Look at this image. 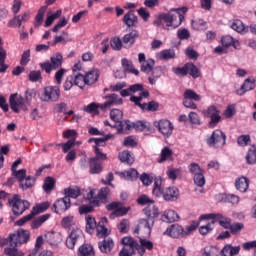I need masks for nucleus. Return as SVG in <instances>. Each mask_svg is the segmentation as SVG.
Segmentation results:
<instances>
[{
    "label": "nucleus",
    "instance_id": "26",
    "mask_svg": "<svg viewBox=\"0 0 256 256\" xmlns=\"http://www.w3.org/2000/svg\"><path fill=\"white\" fill-rule=\"evenodd\" d=\"M255 89V79L254 78H248L244 81V83L241 85V88L237 90V95H245L247 91H253Z\"/></svg>",
    "mask_w": 256,
    "mask_h": 256
},
{
    "label": "nucleus",
    "instance_id": "58",
    "mask_svg": "<svg viewBox=\"0 0 256 256\" xmlns=\"http://www.w3.org/2000/svg\"><path fill=\"white\" fill-rule=\"evenodd\" d=\"M243 227H245L243 225V223L236 222V223L230 225L229 230H230V233H232V235H239V233H241Z\"/></svg>",
    "mask_w": 256,
    "mask_h": 256
},
{
    "label": "nucleus",
    "instance_id": "2",
    "mask_svg": "<svg viewBox=\"0 0 256 256\" xmlns=\"http://www.w3.org/2000/svg\"><path fill=\"white\" fill-rule=\"evenodd\" d=\"M152 193L156 197L163 195V199H165V201H175V199L179 197V189L176 187H168L164 190H161V180L159 179L154 180Z\"/></svg>",
    "mask_w": 256,
    "mask_h": 256
},
{
    "label": "nucleus",
    "instance_id": "15",
    "mask_svg": "<svg viewBox=\"0 0 256 256\" xmlns=\"http://www.w3.org/2000/svg\"><path fill=\"white\" fill-rule=\"evenodd\" d=\"M205 219H217L219 225L224 229L231 228V218L224 217L221 214H204L200 216L199 221H204Z\"/></svg>",
    "mask_w": 256,
    "mask_h": 256
},
{
    "label": "nucleus",
    "instance_id": "13",
    "mask_svg": "<svg viewBox=\"0 0 256 256\" xmlns=\"http://www.w3.org/2000/svg\"><path fill=\"white\" fill-rule=\"evenodd\" d=\"M177 19L175 14L163 13L158 16V18L153 22V25L157 27L162 26L164 29L169 31L170 27H173V21Z\"/></svg>",
    "mask_w": 256,
    "mask_h": 256
},
{
    "label": "nucleus",
    "instance_id": "12",
    "mask_svg": "<svg viewBox=\"0 0 256 256\" xmlns=\"http://www.w3.org/2000/svg\"><path fill=\"white\" fill-rule=\"evenodd\" d=\"M9 104L10 109H12L14 113H20L21 109L27 111V106H25L27 105V102H25V98L19 96L18 93L10 95Z\"/></svg>",
    "mask_w": 256,
    "mask_h": 256
},
{
    "label": "nucleus",
    "instance_id": "50",
    "mask_svg": "<svg viewBox=\"0 0 256 256\" xmlns=\"http://www.w3.org/2000/svg\"><path fill=\"white\" fill-rule=\"evenodd\" d=\"M99 109H101V104L92 102L84 108V111L92 115H99Z\"/></svg>",
    "mask_w": 256,
    "mask_h": 256
},
{
    "label": "nucleus",
    "instance_id": "23",
    "mask_svg": "<svg viewBox=\"0 0 256 256\" xmlns=\"http://www.w3.org/2000/svg\"><path fill=\"white\" fill-rule=\"evenodd\" d=\"M44 241L45 243H48L50 247H57L59 243H61V234L57 232H47L44 235Z\"/></svg>",
    "mask_w": 256,
    "mask_h": 256
},
{
    "label": "nucleus",
    "instance_id": "62",
    "mask_svg": "<svg viewBox=\"0 0 256 256\" xmlns=\"http://www.w3.org/2000/svg\"><path fill=\"white\" fill-rule=\"evenodd\" d=\"M189 172L192 175H199L200 173H204V171L201 169V166L199 164L193 162L188 166Z\"/></svg>",
    "mask_w": 256,
    "mask_h": 256
},
{
    "label": "nucleus",
    "instance_id": "27",
    "mask_svg": "<svg viewBox=\"0 0 256 256\" xmlns=\"http://www.w3.org/2000/svg\"><path fill=\"white\" fill-rule=\"evenodd\" d=\"M98 247H99L101 253L107 254L110 251H113V247H115V243L113 242V239L105 238L103 241L98 243Z\"/></svg>",
    "mask_w": 256,
    "mask_h": 256
},
{
    "label": "nucleus",
    "instance_id": "19",
    "mask_svg": "<svg viewBox=\"0 0 256 256\" xmlns=\"http://www.w3.org/2000/svg\"><path fill=\"white\" fill-rule=\"evenodd\" d=\"M139 243L136 244V251L138 255L144 256L146 251H153V242L151 240H147L145 238H140Z\"/></svg>",
    "mask_w": 256,
    "mask_h": 256
},
{
    "label": "nucleus",
    "instance_id": "24",
    "mask_svg": "<svg viewBox=\"0 0 256 256\" xmlns=\"http://www.w3.org/2000/svg\"><path fill=\"white\" fill-rule=\"evenodd\" d=\"M166 233L174 239H179V237H185V235H187V232L179 224H173L170 228L166 230Z\"/></svg>",
    "mask_w": 256,
    "mask_h": 256
},
{
    "label": "nucleus",
    "instance_id": "53",
    "mask_svg": "<svg viewBox=\"0 0 256 256\" xmlns=\"http://www.w3.org/2000/svg\"><path fill=\"white\" fill-rule=\"evenodd\" d=\"M72 225H75V217L69 215L62 219L61 226L64 229H69V227H72Z\"/></svg>",
    "mask_w": 256,
    "mask_h": 256
},
{
    "label": "nucleus",
    "instance_id": "38",
    "mask_svg": "<svg viewBox=\"0 0 256 256\" xmlns=\"http://www.w3.org/2000/svg\"><path fill=\"white\" fill-rule=\"evenodd\" d=\"M118 157L122 163H127L128 165H133L135 162V159L131 156V152L127 150L120 152Z\"/></svg>",
    "mask_w": 256,
    "mask_h": 256
},
{
    "label": "nucleus",
    "instance_id": "57",
    "mask_svg": "<svg viewBox=\"0 0 256 256\" xmlns=\"http://www.w3.org/2000/svg\"><path fill=\"white\" fill-rule=\"evenodd\" d=\"M222 199H224L225 203H232V205L239 203V196L234 194H223Z\"/></svg>",
    "mask_w": 256,
    "mask_h": 256
},
{
    "label": "nucleus",
    "instance_id": "46",
    "mask_svg": "<svg viewBox=\"0 0 256 256\" xmlns=\"http://www.w3.org/2000/svg\"><path fill=\"white\" fill-rule=\"evenodd\" d=\"M50 217V214H44L42 216H39L37 219L32 221V229H39V227H41V225H43V223H45V221H47V219H49Z\"/></svg>",
    "mask_w": 256,
    "mask_h": 256
},
{
    "label": "nucleus",
    "instance_id": "17",
    "mask_svg": "<svg viewBox=\"0 0 256 256\" xmlns=\"http://www.w3.org/2000/svg\"><path fill=\"white\" fill-rule=\"evenodd\" d=\"M71 208V199L69 196H64L58 199L52 206L54 213H65V211Z\"/></svg>",
    "mask_w": 256,
    "mask_h": 256
},
{
    "label": "nucleus",
    "instance_id": "6",
    "mask_svg": "<svg viewBox=\"0 0 256 256\" xmlns=\"http://www.w3.org/2000/svg\"><path fill=\"white\" fill-rule=\"evenodd\" d=\"M143 211L147 219L140 220V225H143L146 227V229L151 231V226H153V223H155L156 217H159V208L155 206V203H152L148 205Z\"/></svg>",
    "mask_w": 256,
    "mask_h": 256
},
{
    "label": "nucleus",
    "instance_id": "41",
    "mask_svg": "<svg viewBox=\"0 0 256 256\" xmlns=\"http://www.w3.org/2000/svg\"><path fill=\"white\" fill-rule=\"evenodd\" d=\"M95 228H97V221H95V218L91 217L90 215H87L86 216V231L90 235H93Z\"/></svg>",
    "mask_w": 256,
    "mask_h": 256
},
{
    "label": "nucleus",
    "instance_id": "59",
    "mask_svg": "<svg viewBox=\"0 0 256 256\" xmlns=\"http://www.w3.org/2000/svg\"><path fill=\"white\" fill-rule=\"evenodd\" d=\"M13 177L17 179L19 183L23 181L27 177V170L26 169H21V170H15L12 172Z\"/></svg>",
    "mask_w": 256,
    "mask_h": 256
},
{
    "label": "nucleus",
    "instance_id": "51",
    "mask_svg": "<svg viewBox=\"0 0 256 256\" xmlns=\"http://www.w3.org/2000/svg\"><path fill=\"white\" fill-rule=\"evenodd\" d=\"M55 188V179L52 177H46L43 184L45 193H51V190Z\"/></svg>",
    "mask_w": 256,
    "mask_h": 256
},
{
    "label": "nucleus",
    "instance_id": "45",
    "mask_svg": "<svg viewBox=\"0 0 256 256\" xmlns=\"http://www.w3.org/2000/svg\"><path fill=\"white\" fill-rule=\"evenodd\" d=\"M184 99H188L190 101H201V95L197 94V92L192 89H186L183 94Z\"/></svg>",
    "mask_w": 256,
    "mask_h": 256
},
{
    "label": "nucleus",
    "instance_id": "18",
    "mask_svg": "<svg viewBox=\"0 0 256 256\" xmlns=\"http://www.w3.org/2000/svg\"><path fill=\"white\" fill-rule=\"evenodd\" d=\"M83 238V231L81 229L72 230L66 239V246L68 249H75V245L79 239Z\"/></svg>",
    "mask_w": 256,
    "mask_h": 256
},
{
    "label": "nucleus",
    "instance_id": "31",
    "mask_svg": "<svg viewBox=\"0 0 256 256\" xmlns=\"http://www.w3.org/2000/svg\"><path fill=\"white\" fill-rule=\"evenodd\" d=\"M137 37H139V32H137V30H132L130 33L124 35L122 42L124 45H129V47H131L135 43Z\"/></svg>",
    "mask_w": 256,
    "mask_h": 256
},
{
    "label": "nucleus",
    "instance_id": "21",
    "mask_svg": "<svg viewBox=\"0 0 256 256\" xmlns=\"http://www.w3.org/2000/svg\"><path fill=\"white\" fill-rule=\"evenodd\" d=\"M155 127H158V130L162 135H171L173 133V124L169 120H160L154 123Z\"/></svg>",
    "mask_w": 256,
    "mask_h": 256
},
{
    "label": "nucleus",
    "instance_id": "11",
    "mask_svg": "<svg viewBox=\"0 0 256 256\" xmlns=\"http://www.w3.org/2000/svg\"><path fill=\"white\" fill-rule=\"evenodd\" d=\"M122 245L124 247L119 252V256H133L135 255V251L137 249V241H135L132 237H124L122 239Z\"/></svg>",
    "mask_w": 256,
    "mask_h": 256
},
{
    "label": "nucleus",
    "instance_id": "36",
    "mask_svg": "<svg viewBox=\"0 0 256 256\" xmlns=\"http://www.w3.org/2000/svg\"><path fill=\"white\" fill-rule=\"evenodd\" d=\"M236 189L240 191L241 193H245L247 189H249V180L247 177H241L238 180H236Z\"/></svg>",
    "mask_w": 256,
    "mask_h": 256
},
{
    "label": "nucleus",
    "instance_id": "35",
    "mask_svg": "<svg viewBox=\"0 0 256 256\" xmlns=\"http://www.w3.org/2000/svg\"><path fill=\"white\" fill-rule=\"evenodd\" d=\"M159 163H165V161H173V151L169 147L162 149L160 158L157 160Z\"/></svg>",
    "mask_w": 256,
    "mask_h": 256
},
{
    "label": "nucleus",
    "instance_id": "25",
    "mask_svg": "<svg viewBox=\"0 0 256 256\" xmlns=\"http://www.w3.org/2000/svg\"><path fill=\"white\" fill-rule=\"evenodd\" d=\"M84 76L86 79V85H95V83L99 81L101 72H99V69L93 68L92 70L88 71Z\"/></svg>",
    "mask_w": 256,
    "mask_h": 256
},
{
    "label": "nucleus",
    "instance_id": "1",
    "mask_svg": "<svg viewBox=\"0 0 256 256\" xmlns=\"http://www.w3.org/2000/svg\"><path fill=\"white\" fill-rule=\"evenodd\" d=\"M10 239V247H6L4 249L5 255L8 256H23L25 255L21 252L17 247L23 245V243H27L29 241V231L20 229L17 233H12L9 235Z\"/></svg>",
    "mask_w": 256,
    "mask_h": 256
},
{
    "label": "nucleus",
    "instance_id": "22",
    "mask_svg": "<svg viewBox=\"0 0 256 256\" xmlns=\"http://www.w3.org/2000/svg\"><path fill=\"white\" fill-rule=\"evenodd\" d=\"M111 139L110 135H107L103 138H90L88 140V143H95L94 147V153L97 155V149L100 153H104L103 149L101 147H105L107 145V141Z\"/></svg>",
    "mask_w": 256,
    "mask_h": 256
},
{
    "label": "nucleus",
    "instance_id": "4",
    "mask_svg": "<svg viewBox=\"0 0 256 256\" xmlns=\"http://www.w3.org/2000/svg\"><path fill=\"white\" fill-rule=\"evenodd\" d=\"M103 161H107V154L101 153L99 149H96V154L88 160L89 174L99 175L103 171Z\"/></svg>",
    "mask_w": 256,
    "mask_h": 256
},
{
    "label": "nucleus",
    "instance_id": "34",
    "mask_svg": "<svg viewBox=\"0 0 256 256\" xmlns=\"http://www.w3.org/2000/svg\"><path fill=\"white\" fill-rule=\"evenodd\" d=\"M45 11H47V6H42L37 15L35 16L34 27L35 29H39L43 23V19H45Z\"/></svg>",
    "mask_w": 256,
    "mask_h": 256
},
{
    "label": "nucleus",
    "instance_id": "43",
    "mask_svg": "<svg viewBox=\"0 0 256 256\" xmlns=\"http://www.w3.org/2000/svg\"><path fill=\"white\" fill-rule=\"evenodd\" d=\"M122 66L124 71H127L128 73H133L134 75H139V70L135 69L133 66V62L127 60V59H122Z\"/></svg>",
    "mask_w": 256,
    "mask_h": 256
},
{
    "label": "nucleus",
    "instance_id": "48",
    "mask_svg": "<svg viewBox=\"0 0 256 256\" xmlns=\"http://www.w3.org/2000/svg\"><path fill=\"white\" fill-rule=\"evenodd\" d=\"M64 194V197H68V199H77L81 195V191L79 188H66Z\"/></svg>",
    "mask_w": 256,
    "mask_h": 256
},
{
    "label": "nucleus",
    "instance_id": "47",
    "mask_svg": "<svg viewBox=\"0 0 256 256\" xmlns=\"http://www.w3.org/2000/svg\"><path fill=\"white\" fill-rule=\"evenodd\" d=\"M186 68H188V73L191 75V77H193V79L201 77V72L199 71V68L195 66V64L186 63Z\"/></svg>",
    "mask_w": 256,
    "mask_h": 256
},
{
    "label": "nucleus",
    "instance_id": "39",
    "mask_svg": "<svg viewBox=\"0 0 256 256\" xmlns=\"http://www.w3.org/2000/svg\"><path fill=\"white\" fill-rule=\"evenodd\" d=\"M72 77L74 79V85H76L80 89H83V87L87 85V80L85 78V75L81 73H77V74H73Z\"/></svg>",
    "mask_w": 256,
    "mask_h": 256
},
{
    "label": "nucleus",
    "instance_id": "63",
    "mask_svg": "<svg viewBox=\"0 0 256 256\" xmlns=\"http://www.w3.org/2000/svg\"><path fill=\"white\" fill-rule=\"evenodd\" d=\"M193 179L197 187H203L205 185V175L203 174V172H200L199 174L194 175Z\"/></svg>",
    "mask_w": 256,
    "mask_h": 256
},
{
    "label": "nucleus",
    "instance_id": "32",
    "mask_svg": "<svg viewBox=\"0 0 256 256\" xmlns=\"http://www.w3.org/2000/svg\"><path fill=\"white\" fill-rule=\"evenodd\" d=\"M123 22L125 25H127V27H135V25L138 23V19L133 11H130L124 15Z\"/></svg>",
    "mask_w": 256,
    "mask_h": 256
},
{
    "label": "nucleus",
    "instance_id": "44",
    "mask_svg": "<svg viewBox=\"0 0 256 256\" xmlns=\"http://www.w3.org/2000/svg\"><path fill=\"white\" fill-rule=\"evenodd\" d=\"M5 59H7V51L0 46V73H5L9 69V65L5 64Z\"/></svg>",
    "mask_w": 256,
    "mask_h": 256
},
{
    "label": "nucleus",
    "instance_id": "20",
    "mask_svg": "<svg viewBox=\"0 0 256 256\" xmlns=\"http://www.w3.org/2000/svg\"><path fill=\"white\" fill-rule=\"evenodd\" d=\"M206 117H210L211 121L209 123L210 127H215L217 123L221 121V116L219 115V110H217V107L210 106L208 107L206 113Z\"/></svg>",
    "mask_w": 256,
    "mask_h": 256
},
{
    "label": "nucleus",
    "instance_id": "56",
    "mask_svg": "<svg viewBox=\"0 0 256 256\" xmlns=\"http://www.w3.org/2000/svg\"><path fill=\"white\" fill-rule=\"evenodd\" d=\"M172 71L175 75H178V77H186V75H189L187 64L183 67H174L172 68Z\"/></svg>",
    "mask_w": 256,
    "mask_h": 256
},
{
    "label": "nucleus",
    "instance_id": "10",
    "mask_svg": "<svg viewBox=\"0 0 256 256\" xmlns=\"http://www.w3.org/2000/svg\"><path fill=\"white\" fill-rule=\"evenodd\" d=\"M110 119L114 121V123H118L119 129L118 131H131V121L127 120L123 122V111L119 109H112L110 111Z\"/></svg>",
    "mask_w": 256,
    "mask_h": 256
},
{
    "label": "nucleus",
    "instance_id": "28",
    "mask_svg": "<svg viewBox=\"0 0 256 256\" xmlns=\"http://www.w3.org/2000/svg\"><path fill=\"white\" fill-rule=\"evenodd\" d=\"M105 225H107V217H102L98 224H96L98 237H107L109 235V230Z\"/></svg>",
    "mask_w": 256,
    "mask_h": 256
},
{
    "label": "nucleus",
    "instance_id": "49",
    "mask_svg": "<svg viewBox=\"0 0 256 256\" xmlns=\"http://www.w3.org/2000/svg\"><path fill=\"white\" fill-rule=\"evenodd\" d=\"M221 43L223 47H231V45H233L235 49H237V45H239V42L235 41V39L229 35L223 36L221 38Z\"/></svg>",
    "mask_w": 256,
    "mask_h": 256
},
{
    "label": "nucleus",
    "instance_id": "37",
    "mask_svg": "<svg viewBox=\"0 0 256 256\" xmlns=\"http://www.w3.org/2000/svg\"><path fill=\"white\" fill-rule=\"evenodd\" d=\"M78 255L79 256H94L95 250H93V246H91L89 244H84L79 247Z\"/></svg>",
    "mask_w": 256,
    "mask_h": 256
},
{
    "label": "nucleus",
    "instance_id": "60",
    "mask_svg": "<svg viewBox=\"0 0 256 256\" xmlns=\"http://www.w3.org/2000/svg\"><path fill=\"white\" fill-rule=\"evenodd\" d=\"M35 97H37V92L35 91V89H27L25 91L24 101L26 104H29L31 103V101H33V99H35Z\"/></svg>",
    "mask_w": 256,
    "mask_h": 256
},
{
    "label": "nucleus",
    "instance_id": "52",
    "mask_svg": "<svg viewBox=\"0 0 256 256\" xmlns=\"http://www.w3.org/2000/svg\"><path fill=\"white\" fill-rule=\"evenodd\" d=\"M49 207H51V203L47 201L42 202L33 208V211H35L34 214L37 215L39 213H44V211H47Z\"/></svg>",
    "mask_w": 256,
    "mask_h": 256
},
{
    "label": "nucleus",
    "instance_id": "54",
    "mask_svg": "<svg viewBox=\"0 0 256 256\" xmlns=\"http://www.w3.org/2000/svg\"><path fill=\"white\" fill-rule=\"evenodd\" d=\"M237 143L240 147H247L251 143V136L249 134L240 135L237 138Z\"/></svg>",
    "mask_w": 256,
    "mask_h": 256
},
{
    "label": "nucleus",
    "instance_id": "5",
    "mask_svg": "<svg viewBox=\"0 0 256 256\" xmlns=\"http://www.w3.org/2000/svg\"><path fill=\"white\" fill-rule=\"evenodd\" d=\"M39 65L42 71H45L49 75L51 71H57L63 65V55L61 53H55L50 57V61H45Z\"/></svg>",
    "mask_w": 256,
    "mask_h": 256
},
{
    "label": "nucleus",
    "instance_id": "16",
    "mask_svg": "<svg viewBox=\"0 0 256 256\" xmlns=\"http://www.w3.org/2000/svg\"><path fill=\"white\" fill-rule=\"evenodd\" d=\"M106 101L101 104V111H107V109H111L115 105H123V98L119 97L117 94H109L105 96Z\"/></svg>",
    "mask_w": 256,
    "mask_h": 256
},
{
    "label": "nucleus",
    "instance_id": "42",
    "mask_svg": "<svg viewBox=\"0 0 256 256\" xmlns=\"http://www.w3.org/2000/svg\"><path fill=\"white\" fill-rule=\"evenodd\" d=\"M153 67H155V60L153 59H148L146 60V62H142L141 66H140V71H142V73H151V71H153Z\"/></svg>",
    "mask_w": 256,
    "mask_h": 256
},
{
    "label": "nucleus",
    "instance_id": "33",
    "mask_svg": "<svg viewBox=\"0 0 256 256\" xmlns=\"http://www.w3.org/2000/svg\"><path fill=\"white\" fill-rule=\"evenodd\" d=\"M35 186V178L32 176H27L21 182H19V187L22 191H27Z\"/></svg>",
    "mask_w": 256,
    "mask_h": 256
},
{
    "label": "nucleus",
    "instance_id": "14",
    "mask_svg": "<svg viewBox=\"0 0 256 256\" xmlns=\"http://www.w3.org/2000/svg\"><path fill=\"white\" fill-rule=\"evenodd\" d=\"M61 95V90L59 89V86H48L44 88L43 94H42V101H59V97Z\"/></svg>",
    "mask_w": 256,
    "mask_h": 256
},
{
    "label": "nucleus",
    "instance_id": "55",
    "mask_svg": "<svg viewBox=\"0 0 256 256\" xmlns=\"http://www.w3.org/2000/svg\"><path fill=\"white\" fill-rule=\"evenodd\" d=\"M219 249L215 246H207L203 249L202 256H218Z\"/></svg>",
    "mask_w": 256,
    "mask_h": 256
},
{
    "label": "nucleus",
    "instance_id": "8",
    "mask_svg": "<svg viewBox=\"0 0 256 256\" xmlns=\"http://www.w3.org/2000/svg\"><path fill=\"white\" fill-rule=\"evenodd\" d=\"M107 211H113L109 217L110 219H115L117 217H125L129 211H131V207H125L123 202L114 201L110 204L106 205Z\"/></svg>",
    "mask_w": 256,
    "mask_h": 256
},
{
    "label": "nucleus",
    "instance_id": "29",
    "mask_svg": "<svg viewBox=\"0 0 256 256\" xmlns=\"http://www.w3.org/2000/svg\"><path fill=\"white\" fill-rule=\"evenodd\" d=\"M161 220L164 221V223H175V221H179V214H177L175 210H167L161 216Z\"/></svg>",
    "mask_w": 256,
    "mask_h": 256
},
{
    "label": "nucleus",
    "instance_id": "9",
    "mask_svg": "<svg viewBox=\"0 0 256 256\" xmlns=\"http://www.w3.org/2000/svg\"><path fill=\"white\" fill-rule=\"evenodd\" d=\"M226 141L227 136L225 133L217 129L214 130L210 138L207 139V145H209V147H213L214 149H221V147H225Z\"/></svg>",
    "mask_w": 256,
    "mask_h": 256
},
{
    "label": "nucleus",
    "instance_id": "40",
    "mask_svg": "<svg viewBox=\"0 0 256 256\" xmlns=\"http://www.w3.org/2000/svg\"><path fill=\"white\" fill-rule=\"evenodd\" d=\"M246 163L248 165H255L256 163V146L253 145L251 148H249L247 154H246Z\"/></svg>",
    "mask_w": 256,
    "mask_h": 256
},
{
    "label": "nucleus",
    "instance_id": "61",
    "mask_svg": "<svg viewBox=\"0 0 256 256\" xmlns=\"http://www.w3.org/2000/svg\"><path fill=\"white\" fill-rule=\"evenodd\" d=\"M231 28L234 31H237V33H243V31H245V25L241 20H234L231 25Z\"/></svg>",
    "mask_w": 256,
    "mask_h": 256
},
{
    "label": "nucleus",
    "instance_id": "3",
    "mask_svg": "<svg viewBox=\"0 0 256 256\" xmlns=\"http://www.w3.org/2000/svg\"><path fill=\"white\" fill-rule=\"evenodd\" d=\"M147 97H149V92L148 90H145L139 96H131L130 101L134 103L136 107H140L142 111H157L159 109V103L156 101L152 100L148 103H141V101H143V99H147Z\"/></svg>",
    "mask_w": 256,
    "mask_h": 256
},
{
    "label": "nucleus",
    "instance_id": "64",
    "mask_svg": "<svg viewBox=\"0 0 256 256\" xmlns=\"http://www.w3.org/2000/svg\"><path fill=\"white\" fill-rule=\"evenodd\" d=\"M137 203L138 205H152L153 203H155V201L149 198V196L147 195H141L140 197H138Z\"/></svg>",
    "mask_w": 256,
    "mask_h": 256
},
{
    "label": "nucleus",
    "instance_id": "7",
    "mask_svg": "<svg viewBox=\"0 0 256 256\" xmlns=\"http://www.w3.org/2000/svg\"><path fill=\"white\" fill-rule=\"evenodd\" d=\"M9 205L12 207L14 215H23L31 207L29 201L21 199L19 195H14L9 199Z\"/></svg>",
    "mask_w": 256,
    "mask_h": 256
},
{
    "label": "nucleus",
    "instance_id": "30",
    "mask_svg": "<svg viewBox=\"0 0 256 256\" xmlns=\"http://www.w3.org/2000/svg\"><path fill=\"white\" fill-rule=\"evenodd\" d=\"M239 251H241V246L226 245L220 252V256H235L239 255Z\"/></svg>",
    "mask_w": 256,
    "mask_h": 256
}]
</instances>
